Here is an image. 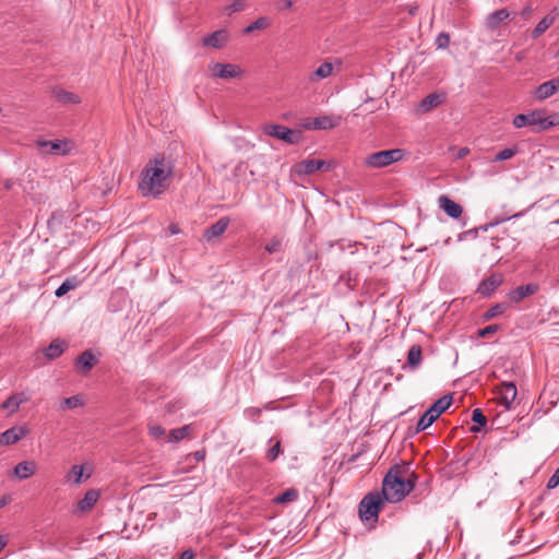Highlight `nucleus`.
I'll return each mask as SVG.
<instances>
[{"label": "nucleus", "instance_id": "nucleus-1", "mask_svg": "<svg viewBox=\"0 0 559 559\" xmlns=\"http://www.w3.org/2000/svg\"><path fill=\"white\" fill-rule=\"evenodd\" d=\"M175 163L164 154L151 158L141 171L139 190L143 197L158 198L170 185Z\"/></svg>", "mask_w": 559, "mask_h": 559}, {"label": "nucleus", "instance_id": "nucleus-2", "mask_svg": "<svg viewBox=\"0 0 559 559\" xmlns=\"http://www.w3.org/2000/svg\"><path fill=\"white\" fill-rule=\"evenodd\" d=\"M416 475L404 477L401 466H393L382 483L381 495L384 500L396 503L402 501L415 487Z\"/></svg>", "mask_w": 559, "mask_h": 559}, {"label": "nucleus", "instance_id": "nucleus-3", "mask_svg": "<svg viewBox=\"0 0 559 559\" xmlns=\"http://www.w3.org/2000/svg\"><path fill=\"white\" fill-rule=\"evenodd\" d=\"M383 499V496L379 491L367 493L358 507L360 520L365 523L377 522Z\"/></svg>", "mask_w": 559, "mask_h": 559}, {"label": "nucleus", "instance_id": "nucleus-4", "mask_svg": "<svg viewBox=\"0 0 559 559\" xmlns=\"http://www.w3.org/2000/svg\"><path fill=\"white\" fill-rule=\"evenodd\" d=\"M513 126L516 129L523 127H531L534 132H539L549 129L554 126V122L547 117H543L540 111H532L528 114H520L513 118Z\"/></svg>", "mask_w": 559, "mask_h": 559}, {"label": "nucleus", "instance_id": "nucleus-5", "mask_svg": "<svg viewBox=\"0 0 559 559\" xmlns=\"http://www.w3.org/2000/svg\"><path fill=\"white\" fill-rule=\"evenodd\" d=\"M452 403V397L443 395L438 399L419 418L416 427V431H423L430 427L435 420L447 411Z\"/></svg>", "mask_w": 559, "mask_h": 559}, {"label": "nucleus", "instance_id": "nucleus-6", "mask_svg": "<svg viewBox=\"0 0 559 559\" xmlns=\"http://www.w3.org/2000/svg\"><path fill=\"white\" fill-rule=\"evenodd\" d=\"M404 155L405 152L401 148L379 151L369 154L365 159V164L371 168H382L393 163L400 162Z\"/></svg>", "mask_w": 559, "mask_h": 559}, {"label": "nucleus", "instance_id": "nucleus-7", "mask_svg": "<svg viewBox=\"0 0 559 559\" xmlns=\"http://www.w3.org/2000/svg\"><path fill=\"white\" fill-rule=\"evenodd\" d=\"M263 132L264 134L282 140L287 144H297L302 139L301 131L293 130L282 124H265L263 127Z\"/></svg>", "mask_w": 559, "mask_h": 559}, {"label": "nucleus", "instance_id": "nucleus-8", "mask_svg": "<svg viewBox=\"0 0 559 559\" xmlns=\"http://www.w3.org/2000/svg\"><path fill=\"white\" fill-rule=\"evenodd\" d=\"M210 70L212 75L218 79H236L242 75L241 68L233 63L215 62L210 66Z\"/></svg>", "mask_w": 559, "mask_h": 559}, {"label": "nucleus", "instance_id": "nucleus-9", "mask_svg": "<svg viewBox=\"0 0 559 559\" xmlns=\"http://www.w3.org/2000/svg\"><path fill=\"white\" fill-rule=\"evenodd\" d=\"M97 364L98 358L92 349H86L81 353L74 361L76 371L82 376L87 374Z\"/></svg>", "mask_w": 559, "mask_h": 559}, {"label": "nucleus", "instance_id": "nucleus-10", "mask_svg": "<svg viewBox=\"0 0 559 559\" xmlns=\"http://www.w3.org/2000/svg\"><path fill=\"white\" fill-rule=\"evenodd\" d=\"M37 145L43 150V152L52 155H67L69 153L68 142L64 140H39L37 141Z\"/></svg>", "mask_w": 559, "mask_h": 559}, {"label": "nucleus", "instance_id": "nucleus-11", "mask_svg": "<svg viewBox=\"0 0 559 559\" xmlns=\"http://www.w3.org/2000/svg\"><path fill=\"white\" fill-rule=\"evenodd\" d=\"M323 168H330V165L323 159H304L297 164L296 173L299 175H311Z\"/></svg>", "mask_w": 559, "mask_h": 559}, {"label": "nucleus", "instance_id": "nucleus-12", "mask_svg": "<svg viewBox=\"0 0 559 559\" xmlns=\"http://www.w3.org/2000/svg\"><path fill=\"white\" fill-rule=\"evenodd\" d=\"M438 205L451 218H459L463 213V207L447 195L439 197Z\"/></svg>", "mask_w": 559, "mask_h": 559}, {"label": "nucleus", "instance_id": "nucleus-13", "mask_svg": "<svg viewBox=\"0 0 559 559\" xmlns=\"http://www.w3.org/2000/svg\"><path fill=\"white\" fill-rule=\"evenodd\" d=\"M340 124V118L334 116L316 117L306 124L307 128L314 130H330Z\"/></svg>", "mask_w": 559, "mask_h": 559}, {"label": "nucleus", "instance_id": "nucleus-14", "mask_svg": "<svg viewBox=\"0 0 559 559\" xmlns=\"http://www.w3.org/2000/svg\"><path fill=\"white\" fill-rule=\"evenodd\" d=\"M229 218L227 216L221 217L216 223L212 224L209 228L204 230L203 237L210 242L214 238L219 237L225 233L229 225Z\"/></svg>", "mask_w": 559, "mask_h": 559}, {"label": "nucleus", "instance_id": "nucleus-15", "mask_svg": "<svg viewBox=\"0 0 559 559\" xmlns=\"http://www.w3.org/2000/svg\"><path fill=\"white\" fill-rule=\"evenodd\" d=\"M29 430L25 426H14L1 433L4 445L14 444L24 438Z\"/></svg>", "mask_w": 559, "mask_h": 559}, {"label": "nucleus", "instance_id": "nucleus-16", "mask_svg": "<svg viewBox=\"0 0 559 559\" xmlns=\"http://www.w3.org/2000/svg\"><path fill=\"white\" fill-rule=\"evenodd\" d=\"M559 90V79H552L544 82L535 90V98L544 100L552 96Z\"/></svg>", "mask_w": 559, "mask_h": 559}, {"label": "nucleus", "instance_id": "nucleus-17", "mask_svg": "<svg viewBox=\"0 0 559 559\" xmlns=\"http://www.w3.org/2000/svg\"><path fill=\"white\" fill-rule=\"evenodd\" d=\"M227 39H228V35H227L226 31L218 29V31H215L212 34L203 37L202 44H203V46H206V47L219 49L227 43Z\"/></svg>", "mask_w": 559, "mask_h": 559}, {"label": "nucleus", "instance_id": "nucleus-18", "mask_svg": "<svg viewBox=\"0 0 559 559\" xmlns=\"http://www.w3.org/2000/svg\"><path fill=\"white\" fill-rule=\"evenodd\" d=\"M499 393H500V399H501L503 405L508 409H510L512 403L514 402V400L518 395V390H516V385L514 384V382H503L500 386Z\"/></svg>", "mask_w": 559, "mask_h": 559}, {"label": "nucleus", "instance_id": "nucleus-19", "mask_svg": "<svg viewBox=\"0 0 559 559\" xmlns=\"http://www.w3.org/2000/svg\"><path fill=\"white\" fill-rule=\"evenodd\" d=\"M502 283V277L499 274H492L480 282L477 292L483 296H489L495 292Z\"/></svg>", "mask_w": 559, "mask_h": 559}, {"label": "nucleus", "instance_id": "nucleus-20", "mask_svg": "<svg viewBox=\"0 0 559 559\" xmlns=\"http://www.w3.org/2000/svg\"><path fill=\"white\" fill-rule=\"evenodd\" d=\"M68 348V343L60 338H55L51 343L44 349V355L47 359L53 360L60 357L64 350Z\"/></svg>", "mask_w": 559, "mask_h": 559}, {"label": "nucleus", "instance_id": "nucleus-21", "mask_svg": "<svg viewBox=\"0 0 559 559\" xmlns=\"http://www.w3.org/2000/svg\"><path fill=\"white\" fill-rule=\"evenodd\" d=\"M537 290H538V286L536 284L531 283V284H526V285H521V286L516 287L515 289H513L509 294V297L513 302H520L527 296L534 295Z\"/></svg>", "mask_w": 559, "mask_h": 559}, {"label": "nucleus", "instance_id": "nucleus-22", "mask_svg": "<svg viewBox=\"0 0 559 559\" xmlns=\"http://www.w3.org/2000/svg\"><path fill=\"white\" fill-rule=\"evenodd\" d=\"M36 468H37V465L33 461L20 462L14 467V474L20 479H26L35 474Z\"/></svg>", "mask_w": 559, "mask_h": 559}, {"label": "nucleus", "instance_id": "nucleus-23", "mask_svg": "<svg viewBox=\"0 0 559 559\" xmlns=\"http://www.w3.org/2000/svg\"><path fill=\"white\" fill-rule=\"evenodd\" d=\"M509 16L510 12L507 9L497 10L487 16L486 25L490 29H496L500 23L509 19Z\"/></svg>", "mask_w": 559, "mask_h": 559}, {"label": "nucleus", "instance_id": "nucleus-24", "mask_svg": "<svg viewBox=\"0 0 559 559\" xmlns=\"http://www.w3.org/2000/svg\"><path fill=\"white\" fill-rule=\"evenodd\" d=\"M27 397L24 393H16L9 396L2 404L1 408L10 409L11 413H15L21 404L25 403Z\"/></svg>", "mask_w": 559, "mask_h": 559}, {"label": "nucleus", "instance_id": "nucleus-25", "mask_svg": "<svg viewBox=\"0 0 559 559\" xmlns=\"http://www.w3.org/2000/svg\"><path fill=\"white\" fill-rule=\"evenodd\" d=\"M333 72V64L329 61L321 63L309 76V81L317 82L329 78Z\"/></svg>", "mask_w": 559, "mask_h": 559}, {"label": "nucleus", "instance_id": "nucleus-26", "mask_svg": "<svg viewBox=\"0 0 559 559\" xmlns=\"http://www.w3.org/2000/svg\"><path fill=\"white\" fill-rule=\"evenodd\" d=\"M53 97L62 104H80L81 98L79 95L68 92L62 88H55L52 91Z\"/></svg>", "mask_w": 559, "mask_h": 559}, {"label": "nucleus", "instance_id": "nucleus-27", "mask_svg": "<svg viewBox=\"0 0 559 559\" xmlns=\"http://www.w3.org/2000/svg\"><path fill=\"white\" fill-rule=\"evenodd\" d=\"M423 360L421 347L417 344L413 345L407 354V366L411 369H417Z\"/></svg>", "mask_w": 559, "mask_h": 559}, {"label": "nucleus", "instance_id": "nucleus-28", "mask_svg": "<svg viewBox=\"0 0 559 559\" xmlns=\"http://www.w3.org/2000/svg\"><path fill=\"white\" fill-rule=\"evenodd\" d=\"M555 19V15L551 14L544 16L533 29L532 37L538 38L542 34H544L554 24Z\"/></svg>", "mask_w": 559, "mask_h": 559}, {"label": "nucleus", "instance_id": "nucleus-29", "mask_svg": "<svg viewBox=\"0 0 559 559\" xmlns=\"http://www.w3.org/2000/svg\"><path fill=\"white\" fill-rule=\"evenodd\" d=\"M98 491L91 489L85 492L84 497L79 502V508L82 511L90 510L98 500Z\"/></svg>", "mask_w": 559, "mask_h": 559}, {"label": "nucleus", "instance_id": "nucleus-30", "mask_svg": "<svg viewBox=\"0 0 559 559\" xmlns=\"http://www.w3.org/2000/svg\"><path fill=\"white\" fill-rule=\"evenodd\" d=\"M80 285V281L73 276L67 278L55 292V296L60 298Z\"/></svg>", "mask_w": 559, "mask_h": 559}, {"label": "nucleus", "instance_id": "nucleus-31", "mask_svg": "<svg viewBox=\"0 0 559 559\" xmlns=\"http://www.w3.org/2000/svg\"><path fill=\"white\" fill-rule=\"evenodd\" d=\"M472 420L475 424H478V426H473L469 429L474 433L479 432L480 431V427H484L487 424V418L483 414L480 408L473 409V412H472Z\"/></svg>", "mask_w": 559, "mask_h": 559}, {"label": "nucleus", "instance_id": "nucleus-32", "mask_svg": "<svg viewBox=\"0 0 559 559\" xmlns=\"http://www.w3.org/2000/svg\"><path fill=\"white\" fill-rule=\"evenodd\" d=\"M298 498V490L295 489V488H289L287 490H285L284 492L277 495L273 501L275 503H286V502H293L295 500H297Z\"/></svg>", "mask_w": 559, "mask_h": 559}, {"label": "nucleus", "instance_id": "nucleus-33", "mask_svg": "<svg viewBox=\"0 0 559 559\" xmlns=\"http://www.w3.org/2000/svg\"><path fill=\"white\" fill-rule=\"evenodd\" d=\"M189 429H190V427L188 425H186L180 428L170 430L169 436H168V441L169 442H178V441L185 439L188 436Z\"/></svg>", "mask_w": 559, "mask_h": 559}, {"label": "nucleus", "instance_id": "nucleus-34", "mask_svg": "<svg viewBox=\"0 0 559 559\" xmlns=\"http://www.w3.org/2000/svg\"><path fill=\"white\" fill-rule=\"evenodd\" d=\"M83 477V466L73 465L69 473L67 474V479L69 481H73L74 484H81Z\"/></svg>", "mask_w": 559, "mask_h": 559}, {"label": "nucleus", "instance_id": "nucleus-35", "mask_svg": "<svg viewBox=\"0 0 559 559\" xmlns=\"http://www.w3.org/2000/svg\"><path fill=\"white\" fill-rule=\"evenodd\" d=\"M269 20L266 17H259L255 21H253L251 24H249L245 29L243 32L246 34H249V33H252L254 31H258V29H263V28H266L269 26Z\"/></svg>", "mask_w": 559, "mask_h": 559}, {"label": "nucleus", "instance_id": "nucleus-36", "mask_svg": "<svg viewBox=\"0 0 559 559\" xmlns=\"http://www.w3.org/2000/svg\"><path fill=\"white\" fill-rule=\"evenodd\" d=\"M441 102V97L438 94H429L421 100V108L424 110H429L436 106H438Z\"/></svg>", "mask_w": 559, "mask_h": 559}, {"label": "nucleus", "instance_id": "nucleus-37", "mask_svg": "<svg viewBox=\"0 0 559 559\" xmlns=\"http://www.w3.org/2000/svg\"><path fill=\"white\" fill-rule=\"evenodd\" d=\"M507 307L508 306L506 304H496L495 306H492L485 312L484 319L491 320V319L502 314L506 311Z\"/></svg>", "mask_w": 559, "mask_h": 559}, {"label": "nucleus", "instance_id": "nucleus-38", "mask_svg": "<svg viewBox=\"0 0 559 559\" xmlns=\"http://www.w3.org/2000/svg\"><path fill=\"white\" fill-rule=\"evenodd\" d=\"M83 405V401L79 395H73L67 399H63L61 402L62 409H72Z\"/></svg>", "mask_w": 559, "mask_h": 559}, {"label": "nucleus", "instance_id": "nucleus-39", "mask_svg": "<svg viewBox=\"0 0 559 559\" xmlns=\"http://www.w3.org/2000/svg\"><path fill=\"white\" fill-rule=\"evenodd\" d=\"M265 251L270 254L277 253L282 249V239L273 237L264 247Z\"/></svg>", "mask_w": 559, "mask_h": 559}, {"label": "nucleus", "instance_id": "nucleus-40", "mask_svg": "<svg viewBox=\"0 0 559 559\" xmlns=\"http://www.w3.org/2000/svg\"><path fill=\"white\" fill-rule=\"evenodd\" d=\"M515 154H516V148L508 147V148H504V150L500 151L495 156V160L496 162H503V160H507V159L513 157Z\"/></svg>", "mask_w": 559, "mask_h": 559}, {"label": "nucleus", "instance_id": "nucleus-41", "mask_svg": "<svg viewBox=\"0 0 559 559\" xmlns=\"http://www.w3.org/2000/svg\"><path fill=\"white\" fill-rule=\"evenodd\" d=\"M148 433L154 439H160L165 436L166 430L160 425H150L148 426Z\"/></svg>", "mask_w": 559, "mask_h": 559}, {"label": "nucleus", "instance_id": "nucleus-42", "mask_svg": "<svg viewBox=\"0 0 559 559\" xmlns=\"http://www.w3.org/2000/svg\"><path fill=\"white\" fill-rule=\"evenodd\" d=\"M245 8H246L245 0H235L229 5L226 7V12L228 14H233L235 12H239V11L245 10Z\"/></svg>", "mask_w": 559, "mask_h": 559}, {"label": "nucleus", "instance_id": "nucleus-43", "mask_svg": "<svg viewBox=\"0 0 559 559\" xmlns=\"http://www.w3.org/2000/svg\"><path fill=\"white\" fill-rule=\"evenodd\" d=\"M436 45L438 48L440 49H445L449 47L450 45V35L448 33H440L437 37H436Z\"/></svg>", "mask_w": 559, "mask_h": 559}, {"label": "nucleus", "instance_id": "nucleus-44", "mask_svg": "<svg viewBox=\"0 0 559 559\" xmlns=\"http://www.w3.org/2000/svg\"><path fill=\"white\" fill-rule=\"evenodd\" d=\"M281 453V441H276L273 447L267 451L266 457L269 461H275Z\"/></svg>", "mask_w": 559, "mask_h": 559}, {"label": "nucleus", "instance_id": "nucleus-45", "mask_svg": "<svg viewBox=\"0 0 559 559\" xmlns=\"http://www.w3.org/2000/svg\"><path fill=\"white\" fill-rule=\"evenodd\" d=\"M499 330V325L497 324H490L485 326L484 329H480L478 331V336L480 337H487L493 333H496Z\"/></svg>", "mask_w": 559, "mask_h": 559}, {"label": "nucleus", "instance_id": "nucleus-46", "mask_svg": "<svg viewBox=\"0 0 559 559\" xmlns=\"http://www.w3.org/2000/svg\"><path fill=\"white\" fill-rule=\"evenodd\" d=\"M559 485V467L555 471V473L550 476L547 481V488L554 489Z\"/></svg>", "mask_w": 559, "mask_h": 559}, {"label": "nucleus", "instance_id": "nucleus-47", "mask_svg": "<svg viewBox=\"0 0 559 559\" xmlns=\"http://www.w3.org/2000/svg\"><path fill=\"white\" fill-rule=\"evenodd\" d=\"M276 7L278 10H287L293 7L292 0H276Z\"/></svg>", "mask_w": 559, "mask_h": 559}, {"label": "nucleus", "instance_id": "nucleus-48", "mask_svg": "<svg viewBox=\"0 0 559 559\" xmlns=\"http://www.w3.org/2000/svg\"><path fill=\"white\" fill-rule=\"evenodd\" d=\"M469 153V150L467 147H461L455 155L456 159L464 158Z\"/></svg>", "mask_w": 559, "mask_h": 559}, {"label": "nucleus", "instance_id": "nucleus-49", "mask_svg": "<svg viewBox=\"0 0 559 559\" xmlns=\"http://www.w3.org/2000/svg\"><path fill=\"white\" fill-rule=\"evenodd\" d=\"M193 558H194V552L191 549H187V550L182 551L179 557V559H193Z\"/></svg>", "mask_w": 559, "mask_h": 559}, {"label": "nucleus", "instance_id": "nucleus-50", "mask_svg": "<svg viewBox=\"0 0 559 559\" xmlns=\"http://www.w3.org/2000/svg\"><path fill=\"white\" fill-rule=\"evenodd\" d=\"M246 413H247L248 415L259 416V415H260V413H261V411H260L259 408H254V407H252V408H248V409L246 411Z\"/></svg>", "mask_w": 559, "mask_h": 559}, {"label": "nucleus", "instance_id": "nucleus-51", "mask_svg": "<svg viewBox=\"0 0 559 559\" xmlns=\"http://www.w3.org/2000/svg\"><path fill=\"white\" fill-rule=\"evenodd\" d=\"M10 497L9 496H4L0 499V509H2L3 507H5L9 502H10Z\"/></svg>", "mask_w": 559, "mask_h": 559}, {"label": "nucleus", "instance_id": "nucleus-52", "mask_svg": "<svg viewBox=\"0 0 559 559\" xmlns=\"http://www.w3.org/2000/svg\"><path fill=\"white\" fill-rule=\"evenodd\" d=\"M520 215H521V214H514V215H512V216H510V217L501 218L500 221H497V222H495V223H491V224H490V226H495V225H497V224H499V223H501V222H504V221H508V219H511V218H514V217H519Z\"/></svg>", "mask_w": 559, "mask_h": 559}, {"label": "nucleus", "instance_id": "nucleus-53", "mask_svg": "<svg viewBox=\"0 0 559 559\" xmlns=\"http://www.w3.org/2000/svg\"><path fill=\"white\" fill-rule=\"evenodd\" d=\"M169 230H170L171 234H177L179 231V229H178V227L176 225H171L169 227Z\"/></svg>", "mask_w": 559, "mask_h": 559}, {"label": "nucleus", "instance_id": "nucleus-54", "mask_svg": "<svg viewBox=\"0 0 559 559\" xmlns=\"http://www.w3.org/2000/svg\"><path fill=\"white\" fill-rule=\"evenodd\" d=\"M530 12H531V8H528V7H527V8H525V9L522 11V15L526 16V15H528V14H530Z\"/></svg>", "mask_w": 559, "mask_h": 559}, {"label": "nucleus", "instance_id": "nucleus-55", "mask_svg": "<svg viewBox=\"0 0 559 559\" xmlns=\"http://www.w3.org/2000/svg\"><path fill=\"white\" fill-rule=\"evenodd\" d=\"M203 456H204V454H202L201 452H199V451L195 452V459L197 460H201V459H203Z\"/></svg>", "mask_w": 559, "mask_h": 559}, {"label": "nucleus", "instance_id": "nucleus-56", "mask_svg": "<svg viewBox=\"0 0 559 559\" xmlns=\"http://www.w3.org/2000/svg\"><path fill=\"white\" fill-rule=\"evenodd\" d=\"M515 59H516L518 61H520V60H522V56H521V55H518V56L515 57Z\"/></svg>", "mask_w": 559, "mask_h": 559}, {"label": "nucleus", "instance_id": "nucleus-57", "mask_svg": "<svg viewBox=\"0 0 559 559\" xmlns=\"http://www.w3.org/2000/svg\"><path fill=\"white\" fill-rule=\"evenodd\" d=\"M557 57L559 58V49H558V52H557Z\"/></svg>", "mask_w": 559, "mask_h": 559}]
</instances>
